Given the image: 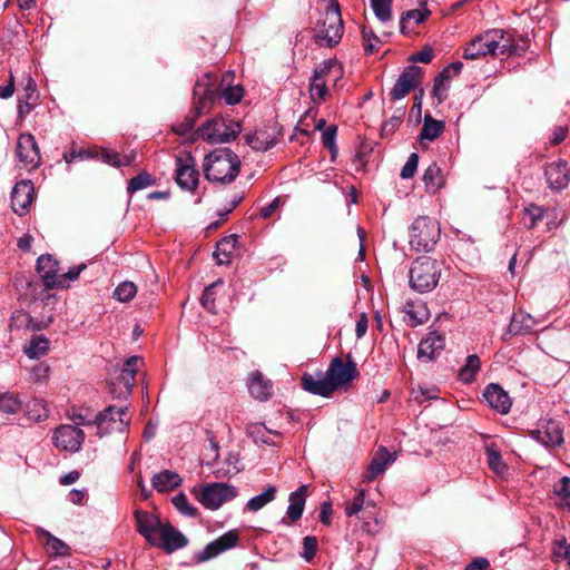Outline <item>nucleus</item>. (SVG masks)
Returning <instances> with one entry per match:
<instances>
[{
  "mask_svg": "<svg viewBox=\"0 0 570 570\" xmlns=\"http://www.w3.org/2000/svg\"><path fill=\"white\" fill-rule=\"evenodd\" d=\"M308 492V485L302 484L297 490L289 493L288 507L286 509L285 517L282 518V524H294L303 515L306 498Z\"/></svg>",
  "mask_w": 570,
  "mask_h": 570,
  "instance_id": "6ab92c4d",
  "label": "nucleus"
},
{
  "mask_svg": "<svg viewBox=\"0 0 570 570\" xmlns=\"http://www.w3.org/2000/svg\"><path fill=\"white\" fill-rule=\"evenodd\" d=\"M403 312L407 316V322L411 326L422 324L428 321L429 317L426 307L421 302L411 299L405 302Z\"/></svg>",
  "mask_w": 570,
  "mask_h": 570,
  "instance_id": "473e14b6",
  "label": "nucleus"
},
{
  "mask_svg": "<svg viewBox=\"0 0 570 570\" xmlns=\"http://www.w3.org/2000/svg\"><path fill=\"white\" fill-rule=\"evenodd\" d=\"M423 70L421 67L410 65L403 69L396 82L391 89V99L400 100L409 95V92L421 85Z\"/></svg>",
  "mask_w": 570,
  "mask_h": 570,
  "instance_id": "4468645a",
  "label": "nucleus"
},
{
  "mask_svg": "<svg viewBox=\"0 0 570 570\" xmlns=\"http://www.w3.org/2000/svg\"><path fill=\"white\" fill-rule=\"evenodd\" d=\"M448 90L449 80L442 78L441 76H438L434 79L433 83V96L438 99L440 104L445 100Z\"/></svg>",
  "mask_w": 570,
  "mask_h": 570,
  "instance_id": "e2e57ef3",
  "label": "nucleus"
},
{
  "mask_svg": "<svg viewBox=\"0 0 570 570\" xmlns=\"http://www.w3.org/2000/svg\"><path fill=\"white\" fill-rule=\"evenodd\" d=\"M39 94L37 83L31 76H27L23 80V86L20 90L18 112L20 115L29 114L37 105Z\"/></svg>",
  "mask_w": 570,
  "mask_h": 570,
  "instance_id": "a878e982",
  "label": "nucleus"
},
{
  "mask_svg": "<svg viewBox=\"0 0 570 570\" xmlns=\"http://www.w3.org/2000/svg\"><path fill=\"white\" fill-rule=\"evenodd\" d=\"M191 493L206 508L216 510L237 495V489L223 482H212L194 488Z\"/></svg>",
  "mask_w": 570,
  "mask_h": 570,
  "instance_id": "6e6552de",
  "label": "nucleus"
},
{
  "mask_svg": "<svg viewBox=\"0 0 570 570\" xmlns=\"http://www.w3.org/2000/svg\"><path fill=\"white\" fill-rule=\"evenodd\" d=\"M441 265L429 256L417 257L410 268V286L419 293L431 292L439 283Z\"/></svg>",
  "mask_w": 570,
  "mask_h": 570,
  "instance_id": "7ed1b4c3",
  "label": "nucleus"
},
{
  "mask_svg": "<svg viewBox=\"0 0 570 570\" xmlns=\"http://www.w3.org/2000/svg\"><path fill=\"white\" fill-rule=\"evenodd\" d=\"M215 81L216 78L209 73L196 81L194 87V110L183 121L174 125L173 130L177 135L184 136L191 131L197 118L210 110L217 97Z\"/></svg>",
  "mask_w": 570,
  "mask_h": 570,
  "instance_id": "f03ea898",
  "label": "nucleus"
},
{
  "mask_svg": "<svg viewBox=\"0 0 570 570\" xmlns=\"http://www.w3.org/2000/svg\"><path fill=\"white\" fill-rule=\"evenodd\" d=\"M148 547H155L170 554L188 544L187 537H145Z\"/></svg>",
  "mask_w": 570,
  "mask_h": 570,
  "instance_id": "cd10ccee",
  "label": "nucleus"
},
{
  "mask_svg": "<svg viewBox=\"0 0 570 570\" xmlns=\"http://www.w3.org/2000/svg\"><path fill=\"white\" fill-rule=\"evenodd\" d=\"M21 401L11 393H4L0 395V411L13 414L20 410Z\"/></svg>",
  "mask_w": 570,
  "mask_h": 570,
  "instance_id": "603ef678",
  "label": "nucleus"
},
{
  "mask_svg": "<svg viewBox=\"0 0 570 570\" xmlns=\"http://www.w3.org/2000/svg\"><path fill=\"white\" fill-rule=\"evenodd\" d=\"M277 489L275 485H268L264 492L250 498L245 507V510L250 512H257L268 503L275 500Z\"/></svg>",
  "mask_w": 570,
  "mask_h": 570,
  "instance_id": "e433bc0d",
  "label": "nucleus"
},
{
  "mask_svg": "<svg viewBox=\"0 0 570 570\" xmlns=\"http://www.w3.org/2000/svg\"><path fill=\"white\" fill-rule=\"evenodd\" d=\"M439 223L429 216H419L409 228V244L415 252H431L439 238Z\"/></svg>",
  "mask_w": 570,
  "mask_h": 570,
  "instance_id": "20e7f679",
  "label": "nucleus"
},
{
  "mask_svg": "<svg viewBox=\"0 0 570 570\" xmlns=\"http://www.w3.org/2000/svg\"><path fill=\"white\" fill-rule=\"evenodd\" d=\"M336 134L337 128L336 126H328L325 130L322 132V142L325 148H327L331 153H336Z\"/></svg>",
  "mask_w": 570,
  "mask_h": 570,
  "instance_id": "680f3d73",
  "label": "nucleus"
},
{
  "mask_svg": "<svg viewBox=\"0 0 570 570\" xmlns=\"http://www.w3.org/2000/svg\"><path fill=\"white\" fill-rule=\"evenodd\" d=\"M248 391L256 400L266 401L273 394V386L268 380L264 379L262 373L256 371L248 381Z\"/></svg>",
  "mask_w": 570,
  "mask_h": 570,
  "instance_id": "c85d7f7f",
  "label": "nucleus"
},
{
  "mask_svg": "<svg viewBox=\"0 0 570 570\" xmlns=\"http://www.w3.org/2000/svg\"><path fill=\"white\" fill-rule=\"evenodd\" d=\"M524 225L529 228H533L540 220L549 217V210L537 205H530L524 209Z\"/></svg>",
  "mask_w": 570,
  "mask_h": 570,
  "instance_id": "49530a36",
  "label": "nucleus"
},
{
  "mask_svg": "<svg viewBox=\"0 0 570 570\" xmlns=\"http://www.w3.org/2000/svg\"><path fill=\"white\" fill-rule=\"evenodd\" d=\"M343 31L344 24L340 6L335 0H332L316 24L315 38L318 41H324L327 47H333L341 40Z\"/></svg>",
  "mask_w": 570,
  "mask_h": 570,
  "instance_id": "423d86ee",
  "label": "nucleus"
},
{
  "mask_svg": "<svg viewBox=\"0 0 570 570\" xmlns=\"http://www.w3.org/2000/svg\"><path fill=\"white\" fill-rule=\"evenodd\" d=\"M417 165H419V155L415 153H412L409 156L405 165L401 169V174H400L401 178H403V179L412 178L416 171Z\"/></svg>",
  "mask_w": 570,
  "mask_h": 570,
  "instance_id": "0e129e2a",
  "label": "nucleus"
},
{
  "mask_svg": "<svg viewBox=\"0 0 570 570\" xmlns=\"http://www.w3.org/2000/svg\"><path fill=\"white\" fill-rule=\"evenodd\" d=\"M137 293V286L129 281L120 283L114 291V297L122 303L131 301Z\"/></svg>",
  "mask_w": 570,
  "mask_h": 570,
  "instance_id": "8fccbe9b",
  "label": "nucleus"
},
{
  "mask_svg": "<svg viewBox=\"0 0 570 570\" xmlns=\"http://www.w3.org/2000/svg\"><path fill=\"white\" fill-rule=\"evenodd\" d=\"M141 363L142 358L139 356H130L124 364L120 373V381L128 392L131 391L135 384L136 372Z\"/></svg>",
  "mask_w": 570,
  "mask_h": 570,
  "instance_id": "c9c22d12",
  "label": "nucleus"
},
{
  "mask_svg": "<svg viewBox=\"0 0 570 570\" xmlns=\"http://www.w3.org/2000/svg\"><path fill=\"white\" fill-rule=\"evenodd\" d=\"M175 180L186 191H195L199 183V173L196 160L190 153L176 157Z\"/></svg>",
  "mask_w": 570,
  "mask_h": 570,
  "instance_id": "9d476101",
  "label": "nucleus"
},
{
  "mask_svg": "<svg viewBox=\"0 0 570 570\" xmlns=\"http://www.w3.org/2000/svg\"><path fill=\"white\" fill-rule=\"evenodd\" d=\"M333 509L330 501H324L320 507L318 520L324 525H330L332 520Z\"/></svg>",
  "mask_w": 570,
  "mask_h": 570,
  "instance_id": "774afa93",
  "label": "nucleus"
},
{
  "mask_svg": "<svg viewBox=\"0 0 570 570\" xmlns=\"http://www.w3.org/2000/svg\"><path fill=\"white\" fill-rule=\"evenodd\" d=\"M317 547L318 542L316 537H304L301 557L306 562H311L317 552Z\"/></svg>",
  "mask_w": 570,
  "mask_h": 570,
  "instance_id": "13d9d810",
  "label": "nucleus"
},
{
  "mask_svg": "<svg viewBox=\"0 0 570 570\" xmlns=\"http://www.w3.org/2000/svg\"><path fill=\"white\" fill-rule=\"evenodd\" d=\"M544 175L549 187L557 191L567 188L570 183V170L563 159L548 164Z\"/></svg>",
  "mask_w": 570,
  "mask_h": 570,
  "instance_id": "aec40b11",
  "label": "nucleus"
},
{
  "mask_svg": "<svg viewBox=\"0 0 570 570\" xmlns=\"http://www.w3.org/2000/svg\"><path fill=\"white\" fill-rule=\"evenodd\" d=\"M85 268H86V264H80V265L70 267L67 273L58 274L57 282H61L62 284L57 285L56 288L69 287L70 283L75 282Z\"/></svg>",
  "mask_w": 570,
  "mask_h": 570,
  "instance_id": "864d4df0",
  "label": "nucleus"
},
{
  "mask_svg": "<svg viewBox=\"0 0 570 570\" xmlns=\"http://www.w3.org/2000/svg\"><path fill=\"white\" fill-rule=\"evenodd\" d=\"M37 272L48 289L56 288L57 285L62 284L57 282L59 274L58 262L49 254L41 255L37 259Z\"/></svg>",
  "mask_w": 570,
  "mask_h": 570,
  "instance_id": "5701e85b",
  "label": "nucleus"
},
{
  "mask_svg": "<svg viewBox=\"0 0 570 570\" xmlns=\"http://www.w3.org/2000/svg\"><path fill=\"white\" fill-rule=\"evenodd\" d=\"M17 157L19 163L28 169L37 168L40 165V150L36 138L29 132H23L18 137Z\"/></svg>",
  "mask_w": 570,
  "mask_h": 570,
  "instance_id": "2eb2a0df",
  "label": "nucleus"
},
{
  "mask_svg": "<svg viewBox=\"0 0 570 570\" xmlns=\"http://www.w3.org/2000/svg\"><path fill=\"white\" fill-rule=\"evenodd\" d=\"M535 325L534 318L523 312L514 313L508 326V333L511 335H522L529 333Z\"/></svg>",
  "mask_w": 570,
  "mask_h": 570,
  "instance_id": "2f4dec72",
  "label": "nucleus"
},
{
  "mask_svg": "<svg viewBox=\"0 0 570 570\" xmlns=\"http://www.w3.org/2000/svg\"><path fill=\"white\" fill-rule=\"evenodd\" d=\"M362 38L364 42L365 52L368 55L373 53L375 50V42L379 41L377 37L372 31L363 29Z\"/></svg>",
  "mask_w": 570,
  "mask_h": 570,
  "instance_id": "338daca9",
  "label": "nucleus"
},
{
  "mask_svg": "<svg viewBox=\"0 0 570 570\" xmlns=\"http://www.w3.org/2000/svg\"><path fill=\"white\" fill-rule=\"evenodd\" d=\"M364 502H365V490L361 489L355 493V495L351 500L346 501V503H345L346 515L353 517V515L357 514L362 510Z\"/></svg>",
  "mask_w": 570,
  "mask_h": 570,
  "instance_id": "5fc2aeb1",
  "label": "nucleus"
},
{
  "mask_svg": "<svg viewBox=\"0 0 570 570\" xmlns=\"http://www.w3.org/2000/svg\"><path fill=\"white\" fill-rule=\"evenodd\" d=\"M218 284H222V281L207 286L200 297L202 305L210 313H215V288Z\"/></svg>",
  "mask_w": 570,
  "mask_h": 570,
  "instance_id": "4d7b16f0",
  "label": "nucleus"
},
{
  "mask_svg": "<svg viewBox=\"0 0 570 570\" xmlns=\"http://www.w3.org/2000/svg\"><path fill=\"white\" fill-rule=\"evenodd\" d=\"M301 383L305 391L315 395L326 397L334 392L326 372L317 371L315 373H304Z\"/></svg>",
  "mask_w": 570,
  "mask_h": 570,
  "instance_id": "412c9836",
  "label": "nucleus"
},
{
  "mask_svg": "<svg viewBox=\"0 0 570 570\" xmlns=\"http://www.w3.org/2000/svg\"><path fill=\"white\" fill-rule=\"evenodd\" d=\"M553 493L557 498V504L570 511V479L562 476L554 485Z\"/></svg>",
  "mask_w": 570,
  "mask_h": 570,
  "instance_id": "37998d69",
  "label": "nucleus"
},
{
  "mask_svg": "<svg viewBox=\"0 0 570 570\" xmlns=\"http://www.w3.org/2000/svg\"><path fill=\"white\" fill-rule=\"evenodd\" d=\"M393 458L390 452L385 448H381L380 456L374 458L368 464L367 472L364 475V480L366 482H372L376 479L381 473H383L386 466L393 462Z\"/></svg>",
  "mask_w": 570,
  "mask_h": 570,
  "instance_id": "7c9ffc66",
  "label": "nucleus"
},
{
  "mask_svg": "<svg viewBox=\"0 0 570 570\" xmlns=\"http://www.w3.org/2000/svg\"><path fill=\"white\" fill-rule=\"evenodd\" d=\"M52 441L57 449L76 453L81 449L85 433L76 425L63 424L55 430Z\"/></svg>",
  "mask_w": 570,
  "mask_h": 570,
  "instance_id": "ddd939ff",
  "label": "nucleus"
},
{
  "mask_svg": "<svg viewBox=\"0 0 570 570\" xmlns=\"http://www.w3.org/2000/svg\"><path fill=\"white\" fill-rule=\"evenodd\" d=\"M531 435L544 446H560L563 443L562 430L554 420H542Z\"/></svg>",
  "mask_w": 570,
  "mask_h": 570,
  "instance_id": "dca6fc26",
  "label": "nucleus"
},
{
  "mask_svg": "<svg viewBox=\"0 0 570 570\" xmlns=\"http://www.w3.org/2000/svg\"><path fill=\"white\" fill-rule=\"evenodd\" d=\"M237 242V235H228L216 244L214 257L218 265H227L230 263Z\"/></svg>",
  "mask_w": 570,
  "mask_h": 570,
  "instance_id": "c756f323",
  "label": "nucleus"
},
{
  "mask_svg": "<svg viewBox=\"0 0 570 570\" xmlns=\"http://www.w3.org/2000/svg\"><path fill=\"white\" fill-rule=\"evenodd\" d=\"M240 169L239 157L229 148H218L205 157L203 171L212 183L229 184L235 180Z\"/></svg>",
  "mask_w": 570,
  "mask_h": 570,
  "instance_id": "f257e3e1",
  "label": "nucleus"
},
{
  "mask_svg": "<svg viewBox=\"0 0 570 570\" xmlns=\"http://www.w3.org/2000/svg\"><path fill=\"white\" fill-rule=\"evenodd\" d=\"M181 483V476L170 470H163L151 478V485L159 493L173 491L179 488Z\"/></svg>",
  "mask_w": 570,
  "mask_h": 570,
  "instance_id": "bb28decb",
  "label": "nucleus"
},
{
  "mask_svg": "<svg viewBox=\"0 0 570 570\" xmlns=\"http://www.w3.org/2000/svg\"><path fill=\"white\" fill-rule=\"evenodd\" d=\"M35 199V187L31 180H21L17 183L11 193L12 210L19 216H23Z\"/></svg>",
  "mask_w": 570,
  "mask_h": 570,
  "instance_id": "f3484780",
  "label": "nucleus"
},
{
  "mask_svg": "<svg viewBox=\"0 0 570 570\" xmlns=\"http://www.w3.org/2000/svg\"><path fill=\"white\" fill-rule=\"evenodd\" d=\"M325 372L334 391L351 383L358 375L356 363L351 356L346 361H343L341 357H334Z\"/></svg>",
  "mask_w": 570,
  "mask_h": 570,
  "instance_id": "f8f14e48",
  "label": "nucleus"
},
{
  "mask_svg": "<svg viewBox=\"0 0 570 570\" xmlns=\"http://www.w3.org/2000/svg\"><path fill=\"white\" fill-rule=\"evenodd\" d=\"M503 40L504 43H501V56H505V59L501 58V68L511 70L514 66L508 62L509 58H521L528 50V40L524 38H519L518 40L504 39V32L501 31V41Z\"/></svg>",
  "mask_w": 570,
  "mask_h": 570,
  "instance_id": "b1692460",
  "label": "nucleus"
},
{
  "mask_svg": "<svg viewBox=\"0 0 570 570\" xmlns=\"http://www.w3.org/2000/svg\"><path fill=\"white\" fill-rule=\"evenodd\" d=\"M45 549L50 557H66L70 554V547L58 537H46Z\"/></svg>",
  "mask_w": 570,
  "mask_h": 570,
  "instance_id": "a18cd8bd",
  "label": "nucleus"
},
{
  "mask_svg": "<svg viewBox=\"0 0 570 570\" xmlns=\"http://www.w3.org/2000/svg\"><path fill=\"white\" fill-rule=\"evenodd\" d=\"M430 10L424 9H413L404 12L400 20V29L402 33H406L413 29V26H419L430 16Z\"/></svg>",
  "mask_w": 570,
  "mask_h": 570,
  "instance_id": "72a5a7b5",
  "label": "nucleus"
},
{
  "mask_svg": "<svg viewBox=\"0 0 570 570\" xmlns=\"http://www.w3.org/2000/svg\"><path fill=\"white\" fill-rule=\"evenodd\" d=\"M139 534H180L171 525L163 524L159 518L146 511H136Z\"/></svg>",
  "mask_w": 570,
  "mask_h": 570,
  "instance_id": "a211bd4d",
  "label": "nucleus"
},
{
  "mask_svg": "<svg viewBox=\"0 0 570 570\" xmlns=\"http://www.w3.org/2000/svg\"><path fill=\"white\" fill-rule=\"evenodd\" d=\"M392 0H371V7L379 20L386 22L391 19Z\"/></svg>",
  "mask_w": 570,
  "mask_h": 570,
  "instance_id": "3c124183",
  "label": "nucleus"
},
{
  "mask_svg": "<svg viewBox=\"0 0 570 570\" xmlns=\"http://www.w3.org/2000/svg\"><path fill=\"white\" fill-rule=\"evenodd\" d=\"M154 184L155 179L147 171H142L129 180L127 191L129 194H134L138 190L153 186Z\"/></svg>",
  "mask_w": 570,
  "mask_h": 570,
  "instance_id": "09e8293b",
  "label": "nucleus"
},
{
  "mask_svg": "<svg viewBox=\"0 0 570 570\" xmlns=\"http://www.w3.org/2000/svg\"><path fill=\"white\" fill-rule=\"evenodd\" d=\"M94 424L97 426L99 436L114 432H125L130 424L128 407L110 405L97 414Z\"/></svg>",
  "mask_w": 570,
  "mask_h": 570,
  "instance_id": "1a4fd4ad",
  "label": "nucleus"
},
{
  "mask_svg": "<svg viewBox=\"0 0 570 570\" xmlns=\"http://www.w3.org/2000/svg\"><path fill=\"white\" fill-rule=\"evenodd\" d=\"M171 503L175 509L185 517H196L197 508L194 507L187 499L186 494L180 492L171 498Z\"/></svg>",
  "mask_w": 570,
  "mask_h": 570,
  "instance_id": "de8ad7c7",
  "label": "nucleus"
},
{
  "mask_svg": "<svg viewBox=\"0 0 570 570\" xmlns=\"http://www.w3.org/2000/svg\"><path fill=\"white\" fill-rule=\"evenodd\" d=\"M343 77L341 63L335 59L323 61L313 73L309 83V95L313 101H323L328 94V83L336 86Z\"/></svg>",
  "mask_w": 570,
  "mask_h": 570,
  "instance_id": "39448f33",
  "label": "nucleus"
},
{
  "mask_svg": "<svg viewBox=\"0 0 570 570\" xmlns=\"http://www.w3.org/2000/svg\"><path fill=\"white\" fill-rule=\"evenodd\" d=\"M423 181L428 193H436L444 185L441 168L436 164H431L423 174Z\"/></svg>",
  "mask_w": 570,
  "mask_h": 570,
  "instance_id": "f704fd0d",
  "label": "nucleus"
},
{
  "mask_svg": "<svg viewBox=\"0 0 570 570\" xmlns=\"http://www.w3.org/2000/svg\"><path fill=\"white\" fill-rule=\"evenodd\" d=\"M445 346V340L436 331L429 332L424 338L421 340L417 347L419 358H426L432 361Z\"/></svg>",
  "mask_w": 570,
  "mask_h": 570,
  "instance_id": "393cba45",
  "label": "nucleus"
},
{
  "mask_svg": "<svg viewBox=\"0 0 570 570\" xmlns=\"http://www.w3.org/2000/svg\"><path fill=\"white\" fill-rule=\"evenodd\" d=\"M483 399L493 410H499V383H490L483 392Z\"/></svg>",
  "mask_w": 570,
  "mask_h": 570,
  "instance_id": "bf43d9fd",
  "label": "nucleus"
},
{
  "mask_svg": "<svg viewBox=\"0 0 570 570\" xmlns=\"http://www.w3.org/2000/svg\"><path fill=\"white\" fill-rule=\"evenodd\" d=\"M50 342L43 335H36L30 340V343L24 346L23 352L32 360L39 358L47 354Z\"/></svg>",
  "mask_w": 570,
  "mask_h": 570,
  "instance_id": "58836bf2",
  "label": "nucleus"
},
{
  "mask_svg": "<svg viewBox=\"0 0 570 570\" xmlns=\"http://www.w3.org/2000/svg\"><path fill=\"white\" fill-rule=\"evenodd\" d=\"M499 46V35L495 30H488L472 39L463 50V58L476 60L494 56Z\"/></svg>",
  "mask_w": 570,
  "mask_h": 570,
  "instance_id": "9b49d317",
  "label": "nucleus"
},
{
  "mask_svg": "<svg viewBox=\"0 0 570 570\" xmlns=\"http://www.w3.org/2000/svg\"><path fill=\"white\" fill-rule=\"evenodd\" d=\"M239 537H218L216 540L208 543L203 550L194 554L195 563H203L213 558H216L226 550L237 546Z\"/></svg>",
  "mask_w": 570,
  "mask_h": 570,
  "instance_id": "4be33fe9",
  "label": "nucleus"
},
{
  "mask_svg": "<svg viewBox=\"0 0 570 570\" xmlns=\"http://www.w3.org/2000/svg\"><path fill=\"white\" fill-rule=\"evenodd\" d=\"M27 416L33 422H42L49 417V409L45 401L39 399L30 400L27 403Z\"/></svg>",
  "mask_w": 570,
  "mask_h": 570,
  "instance_id": "a19ab883",
  "label": "nucleus"
},
{
  "mask_svg": "<svg viewBox=\"0 0 570 570\" xmlns=\"http://www.w3.org/2000/svg\"><path fill=\"white\" fill-rule=\"evenodd\" d=\"M240 131L238 122L215 117L200 126L195 135L209 144H222L234 140Z\"/></svg>",
  "mask_w": 570,
  "mask_h": 570,
  "instance_id": "0eeeda50",
  "label": "nucleus"
},
{
  "mask_svg": "<svg viewBox=\"0 0 570 570\" xmlns=\"http://www.w3.org/2000/svg\"><path fill=\"white\" fill-rule=\"evenodd\" d=\"M244 96V90L240 86L227 87L223 90L222 97L228 105L238 104Z\"/></svg>",
  "mask_w": 570,
  "mask_h": 570,
  "instance_id": "052dcab7",
  "label": "nucleus"
},
{
  "mask_svg": "<svg viewBox=\"0 0 570 570\" xmlns=\"http://www.w3.org/2000/svg\"><path fill=\"white\" fill-rule=\"evenodd\" d=\"M247 144L255 150L266 151L275 145L273 138L265 131H256L253 135H248Z\"/></svg>",
  "mask_w": 570,
  "mask_h": 570,
  "instance_id": "c03bdc74",
  "label": "nucleus"
},
{
  "mask_svg": "<svg viewBox=\"0 0 570 570\" xmlns=\"http://www.w3.org/2000/svg\"><path fill=\"white\" fill-rule=\"evenodd\" d=\"M98 150L99 156L97 159H100L102 163L112 165L115 167L128 166L135 159L134 154L120 156L118 153L110 149L100 148Z\"/></svg>",
  "mask_w": 570,
  "mask_h": 570,
  "instance_id": "ea45409f",
  "label": "nucleus"
},
{
  "mask_svg": "<svg viewBox=\"0 0 570 570\" xmlns=\"http://www.w3.org/2000/svg\"><path fill=\"white\" fill-rule=\"evenodd\" d=\"M444 130V122L432 118L430 115L424 117L423 127L420 134L422 140L433 141L439 138Z\"/></svg>",
  "mask_w": 570,
  "mask_h": 570,
  "instance_id": "4c0bfd02",
  "label": "nucleus"
},
{
  "mask_svg": "<svg viewBox=\"0 0 570 570\" xmlns=\"http://www.w3.org/2000/svg\"><path fill=\"white\" fill-rule=\"evenodd\" d=\"M480 366L481 362L478 355H469L465 360V364L459 371V380L463 383H471L479 372Z\"/></svg>",
  "mask_w": 570,
  "mask_h": 570,
  "instance_id": "79ce46f5",
  "label": "nucleus"
},
{
  "mask_svg": "<svg viewBox=\"0 0 570 570\" xmlns=\"http://www.w3.org/2000/svg\"><path fill=\"white\" fill-rule=\"evenodd\" d=\"M50 373V366L43 362L36 364L31 368V379L35 382H42L48 379Z\"/></svg>",
  "mask_w": 570,
  "mask_h": 570,
  "instance_id": "69168bd1",
  "label": "nucleus"
},
{
  "mask_svg": "<svg viewBox=\"0 0 570 570\" xmlns=\"http://www.w3.org/2000/svg\"><path fill=\"white\" fill-rule=\"evenodd\" d=\"M552 553L554 561L566 560L570 567V542H567L564 537L554 542Z\"/></svg>",
  "mask_w": 570,
  "mask_h": 570,
  "instance_id": "6e6d98bb",
  "label": "nucleus"
}]
</instances>
